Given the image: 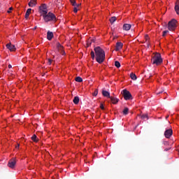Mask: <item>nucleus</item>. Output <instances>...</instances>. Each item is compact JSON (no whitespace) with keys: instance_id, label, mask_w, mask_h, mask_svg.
<instances>
[{"instance_id":"obj_44","label":"nucleus","mask_w":179,"mask_h":179,"mask_svg":"<svg viewBox=\"0 0 179 179\" xmlns=\"http://www.w3.org/2000/svg\"><path fill=\"white\" fill-rule=\"evenodd\" d=\"M123 90H127V89H124Z\"/></svg>"},{"instance_id":"obj_5","label":"nucleus","mask_w":179,"mask_h":179,"mask_svg":"<svg viewBox=\"0 0 179 179\" xmlns=\"http://www.w3.org/2000/svg\"><path fill=\"white\" fill-rule=\"evenodd\" d=\"M39 13H41V16L48 13V9H47V5L45 3L41 5L39 7Z\"/></svg>"},{"instance_id":"obj_22","label":"nucleus","mask_w":179,"mask_h":179,"mask_svg":"<svg viewBox=\"0 0 179 179\" xmlns=\"http://www.w3.org/2000/svg\"><path fill=\"white\" fill-rule=\"evenodd\" d=\"M76 82H78L80 83L81 82H83V79L80 78V76L76 78Z\"/></svg>"},{"instance_id":"obj_17","label":"nucleus","mask_w":179,"mask_h":179,"mask_svg":"<svg viewBox=\"0 0 179 179\" xmlns=\"http://www.w3.org/2000/svg\"><path fill=\"white\" fill-rule=\"evenodd\" d=\"M30 13H31V8H28L25 13V19H29V16H30Z\"/></svg>"},{"instance_id":"obj_10","label":"nucleus","mask_w":179,"mask_h":179,"mask_svg":"<svg viewBox=\"0 0 179 179\" xmlns=\"http://www.w3.org/2000/svg\"><path fill=\"white\" fill-rule=\"evenodd\" d=\"M37 5V0H30V1L28 3V6L30 8H34V6H36Z\"/></svg>"},{"instance_id":"obj_8","label":"nucleus","mask_w":179,"mask_h":179,"mask_svg":"<svg viewBox=\"0 0 179 179\" xmlns=\"http://www.w3.org/2000/svg\"><path fill=\"white\" fill-rule=\"evenodd\" d=\"M8 166L10 169H14L15 166H16V159L15 158L11 159L8 162Z\"/></svg>"},{"instance_id":"obj_13","label":"nucleus","mask_w":179,"mask_h":179,"mask_svg":"<svg viewBox=\"0 0 179 179\" xmlns=\"http://www.w3.org/2000/svg\"><path fill=\"white\" fill-rule=\"evenodd\" d=\"M175 10L177 15H179V0H177L175 3Z\"/></svg>"},{"instance_id":"obj_6","label":"nucleus","mask_w":179,"mask_h":179,"mask_svg":"<svg viewBox=\"0 0 179 179\" xmlns=\"http://www.w3.org/2000/svg\"><path fill=\"white\" fill-rule=\"evenodd\" d=\"M124 100H132V94L128 90H123L122 92Z\"/></svg>"},{"instance_id":"obj_35","label":"nucleus","mask_w":179,"mask_h":179,"mask_svg":"<svg viewBox=\"0 0 179 179\" xmlns=\"http://www.w3.org/2000/svg\"><path fill=\"white\" fill-rule=\"evenodd\" d=\"M170 149H171V148H165L164 150H165V152H167V151L170 150Z\"/></svg>"},{"instance_id":"obj_9","label":"nucleus","mask_w":179,"mask_h":179,"mask_svg":"<svg viewBox=\"0 0 179 179\" xmlns=\"http://www.w3.org/2000/svg\"><path fill=\"white\" fill-rule=\"evenodd\" d=\"M6 48H8V50H9V51H16V46H15V45H12V43H8L6 44Z\"/></svg>"},{"instance_id":"obj_43","label":"nucleus","mask_w":179,"mask_h":179,"mask_svg":"<svg viewBox=\"0 0 179 179\" xmlns=\"http://www.w3.org/2000/svg\"><path fill=\"white\" fill-rule=\"evenodd\" d=\"M92 43H94V40H92Z\"/></svg>"},{"instance_id":"obj_3","label":"nucleus","mask_w":179,"mask_h":179,"mask_svg":"<svg viewBox=\"0 0 179 179\" xmlns=\"http://www.w3.org/2000/svg\"><path fill=\"white\" fill-rule=\"evenodd\" d=\"M42 16L45 23H48V22H57V17L51 12L47 13Z\"/></svg>"},{"instance_id":"obj_16","label":"nucleus","mask_w":179,"mask_h":179,"mask_svg":"<svg viewBox=\"0 0 179 179\" xmlns=\"http://www.w3.org/2000/svg\"><path fill=\"white\" fill-rule=\"evenodd\" d=\"M102 94L104 97H108V99H110L111 96H110V92L106 91V90H103L102 91Z\"/></svg>"},{"instance_id":"obj_34","label":"nucleus","mask_w":179,"mask_h":179,"mask_svg":"<svg viewBox=\"0 0 179 179\" xmlns=\"http://www.w3.org/2000/svg\"><path fill=\"white\" fill-rule=\"evenodd\" d=\"M80 6V3H78V4L76 3V8H79Z\"/></svg>"},{"instance_id":"obj_40","label":"nucleus","mask_w":179,"mask_h":179,"mask_svg":"<svg viewBox=\"0 0 179 179\" xmlns=\"http://www.w3.org/2000/svg\"><path fill=\"white\" fill-rule=\"evenodd\" d=\"M19 146H20V144H17V146L15 147L16 149H18Z\"/></svg>"},{"instance_id":"obj_29","label":"nucleus","mask_w":179,"mask_h":179,"mask_svg":"<svg viewBox=\"0 0 179 179\" xmlns=\"http://www.w3.org/2000/svg\"><path fill=\"white\" fill-rule=\"evenodd\" d=\"M167 33H169V31H164L162 34L163 37H164L167 34Z\"/></svg>"},{"instance_id":"obj_15","label":"nucleus","mask_w":179,"mask_h":179,"mask_svg":"<svg viewBox=\"0 0 179 179\" xmlns=\"http://www.w3.org/2000/svg\"><path fill=\"white\" fill-rule=\"evenodd\" d=\"M109 99H110V101H112L113 104H117V103H118L119 101V99L114 96H110Z\"/></svg>"},{"instance_id":"obj_32","label":"nucleus","mask_w":179,"mask_h":179,"mask_svg":"<svg viewBox=\"0 0 179 179\" xmlns=\"http://www.w3.org/2000/svg\"><path fill=\"white\" fill-rule=\"evenodd\" d=\"M100 108H101V110H104V106L103 105V103H101V104H100Z\"/></svg>"},{"instance_id":"obj_42","label":"nucleus","mask_w":179,"mask_h":179,"mask_svg":"<svg viewBox=\"0 0 179 179\" xmlns=\"http://www.w3.org/2000/svg\"><path fill=\"white\" fill-rule=\"evenodd\" d=\"M36 29H37V27H34V30H36Z\"/></svg>"},{"instance_id":"obj_38","label":"nucleus","mask_w":179,"mask_h":179,"mask_svg":"<svg viewBox=\"0 0 179 179\" xmlns=\"http://www.w3.org/2000/svg\"><path fill=\"white\" fill-rule=\"evenodd\" d=\"M161 93H163V92H156L157 94H161Z\"/></svg>"},{"instance_id":"obj_25","label":"nucleus","mask_w":179,"mask_h":179,"mask_svg":"<svg viewBox=\"0 0 179 179\" xmlns=\"http://www.w3.org/2000/svg\"><path fill=\"white\" fill-rule=\"evenodd\" d=\"M57 48H58L59 50H62V45H61V43H57Z\"/></svg>"},{"instance_id":"obj_36","label":"nucleus","mask_w":179,"mask_h":179,"mask_svg":"<svg viewBox=\"0 0 179 179\" xmlns=\"http://www.w3.org/2000/svg\"><path fill=\"white\" fill-rule=\"evenodd\" d=\"M164 145H169V142L164 141Z\"/></svg>"},{"instance_id":"obj_27","label":"nucleus","mask_w":179,"mask_h":179,"mask_svg":"<svg viewBox=\"0 0 179 179\" xmlns=\"http://www.w3.org/2000/svg\"><path fill=\"white\" fill-rule=\"evenodd\" d=\"M97 94H99V91H94L92 93V96H94V97H96V96H97Z\"/></svg>"},{"instance_id":"obj_18","label":"nucleus","mask_w":179,"mask_h":179,"mask_svg":"<svg viewBox=\"0 0 179 179\" xmlns=\"http://www.w3.org/2000/svg\"><path fill=\"white\" fill-rule=\"evenodd\" d=\"M73 102L74 103V104H79V98L78 96H75Z\"/></svg>"},{"instance_id":"obj_11","label":"nucleus","mask_w":179,"mask_h":179,"mask_svg":"<svg viewBox=\"0 0 179 179\" xmlns=\"http://www.w3.org/2000/svg\"><path fill=\"white\" fill-rule=\"evenodd\" d=\"M122 43L121 42H117L115 45V51H120L122 48Z\"/></svg>"},{"instance_id":"obj_14","label":"nucleus","mask_w":179,"mask_h":179,"mask_svg":"<svg viewBox=\"0 0 179 179\" xmlns=\"http://www.w3.org/2000/svg\"><path fill=\"white\" fill-rule=\"evenodd\" d=\"M131 25L129 24H124L123 25V30H126V31H128L129 30H131Z\"/></svg>"},{"instance_id":"obj_37","label":"nucleus","mask_w":179,"mask_h":179,"mask_svg":"<svg viewBox=\"0 0 179 179\" xmlns=\"http://www.w3.org/2000/svg\"><path fill=\"white\" fill-rule=\"evenodd\" d=\"M145 40L147 41L148 38H149V36H148V35H146V36H145Z\"/></svg>"},{"instance_id":"obj_23","label":"nucleus","mask_w":179,"mask_h":179,"mask_svg":"<svg viewBox=\"0 0 179 179\" xmlns=\"http://www.w3.org/2000/svg\"><path fill=\"white\" fill-rule=\"evenodd\" d=\"M115 66H116V68H120L121 67V64L120 63V62L115 61Z\"/></svg>"},{"instance_id":"obj_2","label":"nucleus","mask_w":179,"mask_h":179,"mask_svg":"<svg viewBox=\"0 0 179 179\" xmlns=\"http://www.w3.org/2000/svg\"><path fill=\"white\" fill-rule=\"evenodd\" d=\"M152 65H156L159 66V65H162L163 64V59L162 58V55L160 53H155L154 56H152Z\"/></svg>"},{"instance_id":"obj_4","label":"nucleus","mask_w":179,"mask_h":179,"mask_svg":"<svg viewBox=\"0 0 179 179\" xmlns=\"http://www.w3.org/2000/svg\"><path fill=\"white\" fill-rule=\"evenodd\" d=\"M177 20L175 19L171 20V21L169 22L168 23V29L170 31H174L176 30Z\"/></svg>"},{"instance_id":"obj_20","label":"nucleus","mask_w":179,"mask_h":179,"mask_svg":"<svg viewBox=\"0 0 179 179\" xmlns=\"http://www.w3.org/2000/svg\"><path fill=\"white\" fill-rule=\"evenodd\" d=\"M115 20H117V17L115 16H113L110 19V22L111 23V24H113L115 22Z\"/></svg>"},{"instance_id":"obj_19","label":"nucleus","mask_w":179,"mask_h":179,"mask_svg":"<svg viewBox=\"0 0 179 179\" xmlns=\"http://www.w3.org/2000/svg\"><path fill=\"white\" fill-rule=\"evenodd\" d=\"M31 140L34 142H38V139L37 138V136H36V134H34L31 137Z\"/></svg>"},{"instance_id":"obj_26","label":"nucleus","mask_w":179,"mask_h":179,"mask_svg":"<svg viewBox=\"0 0 179 179\" xmlns=\"http://www.w3.org/2000/svg\"><path fill=\"white\" fill-rule=\"evenodd\" d=\"M70 2L73 6H76V0H70Z\"/></svg>"},{"instance_id":"obj_1","label":"nucleus","mask_w":179,"mask_h":179,"mask_svg":"<svg viewBox=\"0 0 179 179\" xmlns=\"http://www.w3.org/2000/svg\"><path fill=\"white\" fill-rule=\"evenodd\" d=\"M94 51H94L91 52L92 59H94V58H96V62L99 64H103V62H104V59H106V52L99 46L94 48Z\"/></svg>"},{"instance_id":"obj_12","label":"nucleus","mask_w":179,"mask_h":179,"mask_svg":"<svg viewBox=\"0 0 179 179\" xmlns=\"http://www.w3.org/2000/svg\"><path fill=\"white\" fill-rule=\"evenodd\" d=\"M53 37H54V34L52 31H48L47 33L48 40H49V41H51V40H52Z\"/></svg>"},{"instance_id":"obj_31","label":"nucleus","mask_w":179,"mask_h":179,"mask_svg":"<svg viewBox=\"0 0 179 179\" xmlns=\"http://www.w3.org/2000/svg\"><path fill=\"white\" fill-rule=\"evenodd\" d=\"M52 63V59H48V64L51 65Z\"/></svg>"},{"instance_id":"obj_7","label":"nucleus","mask_w":179,"mask_h":179,"mask_svg":"<svg viewBox=\"0 0 179 179\" xmlns=\"http://www.w3.org/2000/svg\"><path fill=\"white\" fill-rule=\"evenodd\" d=\"M172 135H173V129H166L164 132V136L167 139H169V138H171Z\"/></svg>"},{"instance_id":"obj_30","label":"nucleus","mask_w":179,"mask_h":179,"mask_svg":"<svg viewBox=\"0 0 179 179\" xmlns=\"http://www.w3.org/2000/svg\"><path fill=\"white\" fill-rule=\"evenodd\" d=\"M142 118H143V120H145V118H147V120H148V115H143Z\"/></svg>"},{"instance_id":"obj_28","label":"nucleus","mask_w":179,"mask_h":179,"mask_svg":"<svg viewBox=\"0 0 179 179\" xmlns=\"http://www.w3.org/2000/svg\"><path fill=\"white\" fill-rule=\"evenodd\" d=\"M73 12L74 13H78V7L74 6Z\"/></svg>"},{"instance_id":"obj_24","label":"nucleus","mask_w":179,"mask_h":179,"mask_svg":"<svg viewBox=\"0 0 179 179\" xmlns=\"http://www.w3.org/2000/svg\"><path fill=\"white\" fill-rule=\"evenodd\" d=\"M128 111H129V109L128 108H125L123 110L124 115H128Z\"/></svg>"},{"instance_id":"obj_39","label":"nucleus","mask_w":179,"mask_h":179,"mask_svg":"<svg viewBox=\"0 0 179 179\" xmlns=\"http://www.w3.org/2000/svg\"><path fill=\"white\" fill-rule=\"evenodd\" d=\"M8 68H9V69H12V65L9 64Z\"/></svg>"},{"instance_id":"obj_21","label":"nucleus","mask_w":179,"mask_h":179,"mask_svg":"<svg viewBox=\"0 0 179 179\" xmlns=\"http://www.w3.org/2000/svg\"><path fill=\"white\" fill-rule=\"evenodd\" d=\"M130 78L132 80H136V75H135V73H131L130 74Z\"/></svg>"},{"instance_id":"obj_33","label":"nucleus","mask_w":179,"mask_h":179,"mask_svg":"<svg viewBox=\"0 0 179 179\" xmlns=\"http://www.w3.org/2000/svg\"><path fill=\"white\" fill-rule=\"evenodd\" d=\"M13 8L10 7L9 8V10H8V13H10V10H13Z\"/></svg>"},{"instance_id":"obj_41","label":"nucleus","mask_w":179,"mask_h":179,"mask_svg":"<svg viewBox=\"0 0 179 179\" xmlns=\"http://www.w3.org/2000/svg\"><path fill=\"white\" fill-rule=\"evenodd\" d=\"M62 55H65V52H62Z\"/></svg>"}]
</instances>
